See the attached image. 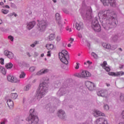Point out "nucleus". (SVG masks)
I'll return each instance as SVG.
<instances>
[{
    "label": "nucleus",
    "mask_w": 124,
    "mask_h": 124,
    "mask_svg": "<svg viewBox=\"0 0 124 124\" xmlns=\"http://www.w3.org/2000/svg\"><path fill=\"white\" fill-rule=\"evenodd\" d=\"M119 49L120 50V51H123V50L121 48H119Z\"/></svg>",
    "instance_id": "obj_59"
},
{
    "label": "nucleus",
    "mask_w": 124,
    "mask_h": 124,
    "mask_svg": "<svg viewBox=\"0 0 124 124\" xmlns=\"http://www.w3.org/2000/svg\"><path fill=\"white\" fill-rule=\"evenodd\" d=\"M96 124H108V122L105 118H99L96 121Z\"/></svg>",
    "instance_id": "obj_11"
},
{
    "label": "nucleus",
    "mask_w": 124,
    "mask_h": 124,
    "mask_svg": "<svg viewBox=\"0 0 124 124\" xmlns=\"http://www.w3.org/2000/svg\"><path fill=\"white\" fill-rule=\"evenodd\" d=\"M120 100L124 102V96L123 94H121L120 97Z\"/></svg>",
    "instance_id": "obj_38"
},
{
    "label": "nucleus",
    "mask_w": 124,
    "mask_h": 124,
    "mask_svg": "<svg viewBox=\"0 0 124 124\" xmlns=\"http://www.w3.org/2000/svg\"><path fill=\"white\" fill-rule=\"evenodd\" d=\"M4 59H2V58H0V63L1 64H4Z\"/></svg>",
    "instance_id": "obj_39"
},
{
    "label": "nucleus",
    "mask_w": 124,
    "mask_h": 124,
    "mask_svg": "<svg viewBox=\"0 0 124 124\" xmlns=\"http://www.w3.org/2000/svg\"><path fill=\"white\" fill-rule=\"evenodd\" d=\"M48 91V84L45 82L40 84L39 87L37 91L36 97L38 99L42 98L43 95Z\"/></svg>",
    "instance_id": "obj_2"
},
{
    "label": "nucleus",
    "mask_w": 124,
    "mask_h": 124,
    "mask_svg": "<svg viewBox=\"0 0 124 124\" xmlns=\"http://www.w3.org/2000/svg\"><path fill=\"white\" fill-rule=\"evenodd\" d=\"M1 11L2 13H3V14H7V13L9 12V11H8V10L2 9Z\"/></svg>",
    "instance_id": "obj_32"
},
{
    "label": "nucleus",
    "mask_w": 124,
    "mask_h": 124,
    "mask_svg": "<svg viewBox=\"0 0 124 124\" xmlns=\"http://www.w3.org/2000/svg\"><path fill=\"white\" fill-rule=\"evenodd\" d=\"M104 69H105L106 71H107L108 72H109L111 69H110V67H105L104 68Z\"/></svg>",
    "instance_id": "obj_37"
},
{
    "label": "nucleus",
    "mask_w": 124,
    "mask_h": 124,
    "mask_svg": "<svg viewBox=\"0 0 124 124\" xmlns=\"http://www.w3.org/2000/svg\"><path fill=\"white\" fill-rule=\"evenodd\" d=\"M94 117H99L100 116H102L103 117H105V114L104 113L101 112V111L96 110L95 111V112L94 113Z\"/></svg>",
    "instance_id": "obj_14"
},
{
    "label": "nucleus",
    "mask_w": 124,
    "mask_h": 124,
    "mask_svg": "<svg viewBox=\"0 0 124 124\" xmlns=\"http://www.w3.org/2000/svg\"><path fill=\"white\" fill-rule=\"evenodd\" d=\"M49 71V70L46 69L45 70H41L40 71L37 73V75H42V74H45V73H47Z\"/></svg>",
    "instance_id": "obj_19"
},
{
    "label": "nucleus",
    "mask_w": 124,
    "mask_h": 124,
    "mask_svg": "<svg viewBox=\"0 0 124 124\" xmlns=\"http://www.w3.org/2000/svg\"><path fill=\"white\" fill-rule=\"evenodd\" d=\"M55 19L56 21H57V22L59 25H61V24H62V21L61 20V16L60 15V14L59 13L56 14Z\"/></svg>",
    "instance_id": "obj_15"
},
{
    "label": "nucleus",
    "mask_w": 124,
    "mask_h": 124,
    "mask_svg": "<svg viewBox=\"0 0 124 124\" xmlns=\"http://www.w3.org/2000/svg\"><path fill=\"white\" fill-rule=\"evenodd\" d=\"M58 117L59 118H60V119H63V120H64V119H65V113H64V111H63L62 109H60L59 110L58 112Z\"/></svg>",
    "instance_id": "obj_13"
},
{
    "label": "nucleus",
    "mask_w": 124,
    "mask_h": 124,
    "mask_svg": "<svg viewBox=\"0 0 124 124\" xmlns=\"http://www.w3.org/2000/svg\"><path fill=\"white\" fill-rule=\"evenodd\" d=\"M99 18H102L105 20L107 19V23H108L109 25H116V23L114 22L115 21V17H116V14L111 10H107L104 12H100L98 14Z\"/></svg>",
    "instance_id": "obj_1"
},
{
    "label": "nucleus",
    "mask_w": 124,
    "mask_h": 124,
    "mask_svg": "<svg viewBox=\"0 0 124 124\" xmlns=\"http://www.w3.org/2000/svg\"><path fill=\"white\" fill-rule=\"evenodd\" d=\"M106 85L107 86V87H109L110 84H108V83H107V84H106Z\"/></svg>",
    "instance_id": "obj_55"
},
{
    "label": "nucleus",
    "mask_w": 124,
    "mask_h": 124,
    "mask_svg": "<svg viewBox=\"0 0 124 124\" xmlns=\"http://www.w3.org/2000/svg\"><path fill=\"white\" fill-rule=\"evenodd\" d=\"M70 41H72V42L74 41V39L73 38H71L70 39Z\"/></svg>",
    "instance_id": "obj_50"
},
{
    "label": "nucleus",
    "mask_w": 124,
    "mask_h": 124,
    "mask_svg": "<svg viewBox=\"0 0 124 124\" xmlns=\"http://www.w3.org/2000/svg\"><path fill=\"white\" fill-rule=\"evenodd\" d=\"M87 63H88L89 64H92V62H90V61H87Z\"/></svg>",
    "instance_id": "obj_49"
},
{
    "label": "nucleus",
    "mask_w": 124,
    "mask_h": 124,
    "mask_svg": "<svg viewBox=\"0 0 124 124\" xmlns=\"http://www.w3.org/2000/svg\"><path fill=\"white\" fill-rule=\"evenodd\" d=\"M68 47H71V44H69L68 45Z\"/></svg>",
    "instance_id": "obj_54"
},
{
    "label": "nucleus",
    "mask_w": 124,
    "mask_h": 124,
    "mask_svg": "<svg viewBox=\"0 0 124 124\" xmlns=\"http://www.w3.org/2000/svg\"><path fill=\"white\" fill-rule=\"evenodd\" d=\"M29 89H30V86L29 85H27L24 87L25 91H29Z\"/></svg>",
    "instance_id": "obj_43"
},
{
    "label": "nucleus",
    "mask_w": 124,
    "mask_h": 124,
    "mask_svg": "<svg viewBox=\"0 0 124 124\" xmlns=\"http://www.w3.org/2000/svg\"><path fill=\"white\" fill-rule=\"evenodd\" d=\"M82 27H83V23H76V29L78 30V31H80L81 29H82Z\"/></svg>",
    "instance_id": "obj_17"
},
{
    "label": "nucleus",
    "mask_w": 124,
    "mask_h": 124,
    "mask_svg": "<svg viewBox=\"0 0 124 124\" xmlns=\"http://www.w3.org/2000/svg\"><path fill=\"white\" fill-rule=\"evenodd\" d=\"M46 47L47 50H53V49H54V45L52 44H47L46 45Z\"/></svg>",
    "instance_id": "obj_23"
},
{
    "label": "nucleus",
    "mask_w": 124,
    "mask_h": 124,
    "mask_svg": "<svg viewBox=\"0 0 124 124\" xmlns=\"http://www.w3.org/2000/svg\"><path fill=\"white\" fill-rule=\"evenodd\" d=\"M49 23L46 20H41L38 23V30L40 31H44Z\"/></svg>",
    "instance_id": "obj_4"
},
{
    "label": "nucleus",
    "mask_w": 124,
    "mask_h": 124,
    "mask_svg": "<svg viewBox=\"0 0 124 124\" xmlns=\"http://www.w3.org/2000/svg\"><path fill=\"white\" fill-rule=\"evenodd\" d=\"M47 57H51V51H47Z\"/></svg>",
    "instance_id": "obj_45"
},
{
    "label": "nucleus",
    "mask_w": 124,
    "mask_h": 124,
    "mask_svg": "<svg viewBox=\"0 0 124 124\" xmlns=\"http://www.w3.org/2000/svg\"><path fill=\"white\" fill-rule=\"evenodd\" d=\"M2 23L1 19H0V25Z\"/></svg>",
    "instance_id": "obj_56"
},
{
    "label": "nucleus",
    "mask_w": 124,
    "mask_h": 124,
    "mask_svg": "<svg viewBox=\"0 0 124 124\" xmlns=\"http://www.w3.org/2000/svg\"><path fill=\"white\" fill-rule=\"evenodd\" d=\"M7 120L6 119H4L3 120V122H1L0 124H5V122H6Z\"/></svg>",
    "instance_id": "obj_48"
},
{
    "label": "nucleus",
    "mask_w": 124,
    "mask_h": 124,
    "mask_svg": "<svg viewBox=\"0 0 124 124\" xmlns=\"http://www.w3.org/2000/svg\"><path fill=\"white\" fill-rule=\"evenodd\" d=\"M56 37L55 34H50L48 37V39L50 41H52V40H54L55 39V37Z\"/></svg>",
    "instance_id": "obj_24"
},
{
    "label": "nucleus",
    "mask_w": 124,
    "mask_h": 124,
    "mask_svg": "<svg viewBox=\"0 0 124 124\" xmlns=\"http://www.w3.org/2000/svg\"><path fill=\"white\" fill-rule=\"evenodd\" d=\"M18 96L17 93H12L11 94V98L12 99H16Z\"/></svg>",
    "instance_id": "obj_27"
},
{
    "label": "nucleus",
    "mask_w": 124,
    "mask_h": 124,
    "mask_svg": "<svg viewBox=\"0 0 124 124\" xmlns=\"http://www.w3.org/2000/svg\"><path fill=\"white\" fill-rule=\"evenodd\" d=\"M62 39V37H61V36H57V38H56V41L58 42H60V41H61Z\"/></svg>",
    "instance_id": "obj_35"
},
{
    "label": "nucleus",
    "mask_w": 124,
    "mask_h": 124,
    "mask_svg": "<svg viewBox=\"0 0 124 124\" xmlns=\"http://www.w3.org/2000/svg\"><path fill=\"white\" fill-rule=\"evenodd\" d=\"M8 39H10L11 41H13L14 40V38L12 36H9L8 37Z\"/></svg>",
    "instance_id": "obj_41"
},
{
    "label": "nucleus",
    "mask_w": 124,
    "mask_h": 124,
    "mask_svg": "<svg viewBox=\"0 0 124 124\" xmlns=\"http://www.w3.org/2000/svg\"><path fill=\"white\" fill-rule=\"evenodd\" d=\"M66 30L67 31H69V32H71V31H72L71 28H69L68 27H66Z\"/></svg>",
    "instance_id": "obj_42"
},
{
    "label": "nucleus",
    "mask_w": 124,
    "mask_h": 124,
    "mask_svg": "<svg viewBox=\"0 0 124 124\" xmlns=\"http://www.w3.org/2000/svg\"><path fill=\"white\" fill-rule=\"evenodd\" d=\"M103 28H104L105 29V30L109 29V27H108V26H105V24H103Z\"/></svg>",
    "instance_id": "obj_44"
},
{
    "label": "nucleus",
    "mask_w": 124,
    "mask_h": 124,
    "mask_svg": "<svg viewBox=\"0 0 124 124\" xmlns=\"http://www.w3.org/2000/svg\"><path fill=\"white\" fill-rule=\"evenodd\" d=\"M109 4H110V6H112V7H116V0H108Z\"/></svg>",
    "instance_id": "obj_21"
},
{
    "label": "nucleus",
    "mask_w": 124,
    "mask_h": 124,
    "mask_svg": "<svg viewBox=\"0 0 124 124\" xmlns=\"http://www.w3.org/2000/svg\"><path fill=\"white\" fill-rule=\"evenodd\" d=\"M35 25V21L29 22L27 25V28L28 29V30H31V29H32V28H33Z\"/></svg>",
    "instance_id": "obj_16"
},
{
    "label": "nucleus",
    "mask_w": 124,
    "mask_h": 124,
    "mask_svg": "<svg viewBox=\"0 0 124 124\" xmlns=\"http://www.w3.org/2000/svg\"><path fill=\"white\" fill-rule=\"evenodd\" d=\"M120 68H123V67H120Z\"/></svg>",
    "instance_id": "obj_64"
},
{
    "label": "nucleus",
    "mask_w": 124,
    "mask_h": 124,
    "mask_svg": "<svg viewBox=\"0 0 124 124\" xmlns=\"http://www.w3.org/2000/svg\"><path fill=\"white\" fill-rule=\"evenodd\" d=\"M25 76H26V74L24 72H22L21 74L20 75L19 78L20 79L25 78Z\"/></svg>",
    "instance_id": "obj_30"
},
{
    "label": "nucleus",
    "mask_w": 124,
    "mask_h": 124,
    "mask_svg": "<svg viewBox=\"0 0 124 124\" xmlns=\"http://www.w3.org/2000/svg\"><path fill=\"white\" fill-rule=\"evenodd\" d=\"M73 43V42H72V41L70 42V44H72Z\"/></svg>",
    "instance_id": "obj_61"
},
{
    "label": "nucleus",
    "mask_w": 124,
    "mask_h": 124,
    "mask_svg": "<svg viewBox=\"0 0 124 124\" xmlns=\"http://www.w3.org/2000/svg\"><path fill=\"white\" fill-rule=\"evenodd\" d=\"M116 38H118V37L117 36H115V37L113 38V40H115Z\"/></svg>",
    "instance_id": "obj_53"
},
{
    "label": "nucleus",
    "mask_w": 124,
    "mask_h": 124,
    "mask_svg": "<svg viewBox=\"0 0 124 124\" xmlns=\"http://www.w3.org/2000/svg\"><path fill=\"white\" fill-rule=\"evenodd\" d=\"M78 37H79V38H82V34L79 33L78 34Z\"/></svg>",
    "instance_id": "obj_47"
},
{
    "label": "nucleus",
    "mask_w": 124,
    "mask_h": 124,
    "mask_svg": "<svg viewBox=\"0 0 124 124\" xmlns=\"http://www.w3.org/2000/svg\"><path fill=\"white\" fill-rule=\"evenodd\" d=\"M5 7L6 8H8V9L10 8V7L7 5L5 6Z\"/></svg>",
    "instance_id": "obj_51"
},
{
    "label": "nucleus",
    "mask_w": 124,
    "mask_h": 124,
    "mask_svg": "<svg viewBox=\"0 0 124 124\" xmlns=\"http://www.w3.org/2000/svg\"><path fill=\"white\" fill-rule=\"evenodd\" d=\"M53 2H57V0H52Z\"/></svg>",
    "instance_id": "obj_57"
},
{
    "label": "nucleus",
    "mask_w": 124,
    "mask_h": 124,
    "mask_svg": "<svg viewBox=\"0 0 124 124\" xmlns=\"http://www.w3.org/2000/svg\"><path fill=\"white\" fill-rule=\"evenodd\" d=\"M14 16H15V17H16V16H17V15H16V14H14Z\"/></svg>",
    "instance_id": "obj_60"
},
{
    "label": "nucleus",
    "mask_w": 124,
    "mask_h": 124,
    "mask_svg": "<svg viewBox=\"0 0 124 124\" xmlns=\"http://www.w3.org/2000/svg\"><path fill=\"white\" fill-rule=\"evenodd\" d=\"M104 6H109V0H100Z\"/></svg>",
    "instance_id": "obj_22"
},
{
    "label": "nucleus",
    "mask_w": 124,
    "mask_h": 124,
    "mask_svg": "<svg viewBox=\"0 0 124 124\" xmlns=\"http://www.w3.org/2000/svg\"><path fill=\"white\" fill-rule=\"evenodd\" d=\"M92 57H93L94 59H97L98 58V56H97V55L95 54L94 52L92 53Z\"/></svg>",
    "instance_id": "obj_31"
},
{
    "label": "nucleus",
    "mask_w": 124,
    "mask_h": 124,
    "mask_svg": "<svg viewBox=\"0 0 124 124\" xmlns=\"http://www.w3.org/2000/svg\"><path fill=\"white\" fill-rule=\"evenodd\" d=\"M97 94L98 96H102V97H105L106 98L108 97V92L106 90H100L97 93Z\"/></svg>",
    "instance_id": "obj_8"
},
{
    "label": "nucleus",
    "mask_w": 124,
    "mask_h": 124,
    "mask_svg": "<svg viewBox=\"0 0 124 124\" xmlns=\"http://www.w3.org/2000/svg\"><path fill=\"white\" fill-rule=\"evenodd\" d=\"M12 66H13V64H12V63H7L5 65V67H6L7 69H9L10 68H12Z\"/></svg>",
    "instance_id": "obj_25"
},
{
    "label": "nucleus",
    "mask_w": 124,
    "mask_h": 124,
    "mask_svg": "<svg viewBox=\"0 0 124 124\" xmlns=\"http://www.w3.org/2000/svg\"><path fill=\"white\" fill-rule=\"evenodd\" d=\"M27 55L28 56H29V57H31V54H30V53L27 52Z\"/></svg>",
    "instance_id": "obj_52"
},
{
    "label": "nucleus",
    "mask_w": 124,
    "mask_h": 124,
    "mask_svg": "<svg viewBox=\"0 0 124 124\" xmlns=\"http://www.w3.org/2000/svg\"><path fill=\"white\" fill-rule=\"evenodd\" d=\"M7 80L11 83H20V80L18 79L17 78L13 77V76H8Z\"/></svg>",
    "instance_id": "obj_7"
},
{
    "label": "nucleus",
    "mask_w": 124,
    "mask_h": 124,
    "mask_svg": "<svg viewBox=\"0 0 124 124\" xmlns=\"http://www.w3.org/2000/svg\"><path fill=\"white\" fill-rule=\"evenodd\" d=\"M104 108L106 110V111H108V110L109 109V106L108 105H105L104 106Z\"/></svg>",
    "instance_id": "obj_34"
},
{
    "label": "nucleus",
    "mask_w": 124,
    "mask_h": 124,
    "mask_svg": "<svg viewBox=\"0 0 124 124\" xmlns=\"http://www.w3.org/2000/svg\"><path fill=\"white\" fill-rule=\"evenodd\" d=\"M10 53V52L8 51V50H5L4 51V55H5V56H8V55H9V53Z\"/></svg>",
    "instance_id": "obj_40"
},
{
    "label": "nucleus",
    "mask_w": 124,
    "mask_h": 124,
    "mask_svg": "<svg viewBox=\"0 0 124 124\" xmlns=\"http://www.w3.org/2000/svg\"><path fill=\"white\" fill-rule=\"evenodd\" d=\"M101 65L103 68L106 67V66L107 65V62L106 61H104L102 64H101Z\"/></svg>",
    "instance_id": "obj_29"
},
{
    "label": "nucleus",
    "mask_w": 124,
    "mask_h": 124,
    "mask_svg": "<svg viewBox=\"0 0 124 124\" xmlns=\"http://www.w3.org/2000/svg\"><path fill=\"white\" fill-rule=\"evenodd\" d=\"M8 58H9V59H13L14 55H13V53H12V52H10L8 54V55L7 56Z\"/></svg>",
    "instance_id": "obj_28"
},
{
    "label": "nucleus",
    "mask_w": 124,
    "mask_h": 124,
    "mask_svg": "<svg viewBox=\"0 0 124 124\" xmlns=\"http://www.w3.org/2000/svg\"><path fill=\"white\" fill-rule=\"evenodd\" d=\"M7 104L9 108H12L14 105L13 101L11 99H9L7 101Z\"/></svg>",
    "instance_id": "obj_18"
},
{
    "label": "nucleus",
    "mask_w": 124,
    "mask_h": 124,
    "mask_svg": "<svg viewBox=\"0 0 124 124\" xmlns=\"http://www.w3.org/2000/svg\"><path fill=\"white\" fill-rule=\"evenodd\" d=\"M110 76H114V77H118V76H123L124 75V72L123 71L118 72L116 73L110 72L108 73Z\"/></svg>",
    "instance_id": "obj_9"
},
{
    "label": "nucleus",
    "mask_w": 124,
    "mask_h": 124,
    "mask_svg": "<svg viewBox=\"0 0 124 124\" xmlns=\"http://www.w3.org/2000/svg\"><path fill=\"white\" fill-rule=\"evenodd\" d=\"M86 63H86V62H84V64H86Z\"/></svg>",
    "instance_id": "obj_63"
},
{
    "label": "nucleus",
    "mask_w": 124,
    "mask_h": 124,
    "mask_svg": "<svg viewBox=\"0 0 124 124\" xmlns=\"http://www.w3.org/2000/svg\"><path fill=\"white\" fill-rule=\"evenodd\" d=\"M36 44H38V42L37 41H35L34 44H32L31 45V47H34L35 46V45H36Z\"/></svg>",
    "instance_id": "obj_36"
},
{
    "label": "nucleus",
    "mask_w": 124,
    "mask_h": 124,
    "mask_svg": "<svg viewBox=\"0 0 124 124\" xmlns=\"http://www.w3.org/2000/svg\"><path fill=\"white\" fill-rule=\"evenodd\" d=\"M102 46L105 48V49H107L108 50H109V49H111V45L109 44L103 43L102 44Z\"/></svg>",
    "instance_id": "obj_20"
},
{
    "label": "nucleus",
    "mask_w": 124,
    "mask_h": 124,
    "mask_svg": "<svg viewBox=\"0 0 124 124\" xmlns=\"http://www.w3.org/2000/svg\"><path fill=\"white\" fill-rule=\"evenodd\" d=\"M41 57H44V54H42L41 55Z\"/></svg>",
    "instance_id": "obj_58"
},
{
    "label": "nucleus",
    "mask_w": 124,
    "mask_h": 124,
    "mask_svg": "<svg viewBox=\"0 0 124 124\" xmlns=\"http://www.w3.org/2000/svg\"><path fill=\"white\" fill-rule=\"evenodd\" d=\"M92 27L95 31H101L100 25L98 24V20H94L93 21Z\"/></svg>",
    "instance_id": "obj_6"
},
{
    "label": "nucleus",
    "mask_w": 124,
    "mask_h": 124,
    "mask_svg": "<svg viewBox=\"0 0 124 124\" xmlns=\"http://www.w3.org/2000/svg\"><path fill=\"white\" fill-rule=\"evenodd\" d=\"M29 70L30 71H31V72H33V71L35 70V67L33 66L31 67L30 68Z\"/></svg>",
    "instance_id": "obj_33"
},
{
    "label": "nucleus",
    "mask_w": 124,
    "mask_h": 124,
    "mask_svg": "<svg viewBox=\"0 0 124 124\" xmlns=\"http://www.w3.org/2000/svg\"><path fill=\"white\" fill-rule=\"evenodd\" d=\"M76 69H79V63H77V65L75 67Z\"/></svg>",
    "instance_id": "obj_46"
},
{
    "label": "nucleus",
    "mask_w": 124,
    "mask_h": 124,
    "mask_svg": "<svg viewBox=\"0 0 124 124\" xmlns=\"http://www.w3.org/2000/svg\"><path fill=\"white\" fill-rule=\"evenodd\" d=\"M92 12L93 10H92V8H91V7H88V10L86 11V13L85 14L86 18H87V19H91Z\"/></svg>",
    "instance_id": "obj_12"
},
{
    "label": "nucleus",
    "mask_w": 124,
    "mask_h": 124,
    "mask_svg": "<svg viewBox=\"0 0 124 124\" xmlns=\"http://www.w3.org/2000/svg\"><path fill=\"white\" fill-rule=\"evenodd\" d=\"M76 76L77 77H78V78L86 79V78L91 77V76H92V75L88 71L82 70L80 73L77 74Z\"/></svg>",
    "instance_id": "obj_5"
},
{
    "label": "nucleus",
    "mask_w": 124,
    "mask_h": 124,
    "mask_svg": "<svg viewBox=\"0 0 124 124\" xmlns=\"http://www.w3.org/2000/svg\"><path fill=\"white\" fill-rule=\"evenodd\" d=\"M59 57L62 62H63L65 64H68V61L66 59L68 57V54L66 50L63 49L62 52H59Z\"/></svg>",
    "instance_id": "obj_3"
},
{
    "label": "nucleus",
    "mask_w": 124,
    "mask_h": 124,
    "mask_svg": "<svg viewBox=\"0 0 124 124\" xmlns=\"http://www.w3.org/2000/svg\"><path fill=\"white\" fill-rule=\"evenodd\" d=\"M6 1L5 0H4V2H5Z\"/></svg>",
    "instance_id": "obj_62"
},
{
    "label": "nucleus",
    "mask_w": 124,
    "mask_h": 124,
    "mask_svg": "<svg viewBox=\"0 0 124 124\" xmlns=\"http://www.w3.org/2000/svg\"><path fill=\"white\" fill-rule=\"evenodd\" d=\"M85 85L89 91H93L94 88V84L91 81H88L85 82Z\"/></svg>",
    "instance_id": "obj_10"
},
{
    "label": "nucleus",
    "mask_w": 124,
    "mask_h": 124,
    "mask_svg": "<svg viewBox=\"0 0 124 124\" xmlns=\"http://www.w3.org/2000/svg\"><path fill=\"white\" fill-rule=\"evenodd\" d=\"M0 72L2 73V74H3V75H5L6 74V72L5 71V69L2 67H0Z\"/></svg>",
    "instance_id": "obj_26"
}]
</instances>
